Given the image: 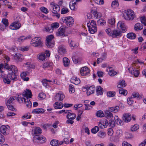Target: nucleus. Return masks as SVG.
I'll list each match as a JSON object with an SVG mask.
<instances>
[{
	"label": "nucleus",
	"mask_w": 146,
	"mask_h": 146,
	"mask_svg": "<svg viewBox=\"0 0 146 146\" xmlns=\"http://www.w3.org/2000/svg\"><path fill=\"white\" fill-rule=\"evenodd\" d=\"M13 66V68H12V70L9 73L8 76L10 79L12 80L13 81H15L18 80L17 76L16 74L18 69L15 66Z\"/></svg>",
	"instance_id": "1"
},
{
	"label": "nucleus",
	"mask_w": 146,
	"mask_h": 146,
	"mask_svg": "<svg viewBox=\"0 0 146 146\" xmlns=\"http://www.w3.org/2000/svg\"><path fill=\"white\" fill-rule=\"evenodd\" d=\"M123 17L127 20H133L135 17L133 11L129 10L123 14Z\"/></svg>",
	"instance_id": "2"
},
{
	"label": "nucleus",
	"mask_w": 146,
	"mask_h": 146,
	"mask_svg": "<svg viewBox=\"0 0 146 146\" xmlns=\"http://www.w3.org/2000/svg\"><path fill=\"white\" fill-rule=\"evenodd\" d=\"M40 37H35L33 38L31 42L32 45L35 47H41L42 46V43Z\"/></svg>",
	"instance_id": "3"
},
{
	"label": "nucleus",
	"mask_w": 146,
	"mask_h": 146,
	"mask_svg": "<svg viewBox=\"0 0 146 146\" xmlns=\"http://www.w3.org/2000/svg\"><path fill=\"white\" fill-rule=\"evenodd\" d=\"M46 140V137L43 135L35 136L33 138V141L38 143H45Z\"/></svg>",
	"instance_id": "4"
},
{
	"label": "nucleus",
	"mask_w": 146,
	"mask_h": 146,
	"mask_svg": "<svg viewBox=\"0 0 146 146\" xmlns=\"http://www.w3.org/2000/svg\"><path fill=\"white\" fill-rule=\"evenodd\" d=\"M63 22L66 23L69 27L72 26L74 23L73 18L71 17H64Z\"/></svg>",
	"instance_id": "5"
},
{
	"label": "nucleus",
	"mask_w": 146,
	"mask_h": 146,
	"mask_svg": "<svg viewBox=\"0 0 146 146\" xmlns=\"http://www.w3.org/2000/svg\"><path fill=\"white\" fill-rule=\"evenodd\" d=\"M50 5L52 7V10L50 9V11L54 14H57L60 10V7L59 6L53 2H51Z\"/></svg>",
	"instance_id": "6"
},
{
	"label": "nucleus",
	"mask_w": 146,
	"mask_h": 146,
	"mask_svg": "<svg viewBox=\"0 0 146 146\" xmlns=\"http://www.w3.org/2000/svg\"><path fill=\"white\" fill-rule=\"evenodd\" d=\"M66 28V27L65 26H63L60 27L56 33V35L58 36H65V33Z\"/></svg>",
	"instance_id": "7"
},
{
	"label": "nucleus",
	"mask_w": 146,
	"mask_h": 146,
	"mask_svg": "<svg viewBox=\"0 0 146 146\" xmlns=\"http://www.w3.org/2000/svg\"><path fill=\"white\" fill-rule=\"evenodd\" d=\"M50 55V52L49 51L46 50L45 51V52L42 53L39 55L38 58L39 60L43 61L45 59L46 56L49 57Z\"/></svg>",
	"instance_id": "8"
},
{
	"label": "nucleus",
	"mask_w": 146,
	"mask_h": 146,
	"mask_svg": "<svg viewBox=\"0 0 146 146\" xmlns=\"http://www.w3.org/2000/svg\"><path fill=\"white\" fill-rule=\"evenodd\" d=\"M21 27V24L18 22H15L12 23L9 26L10 29L15 30L19 29Z\"/></svg>",
	"instance_id": "9"
},
{
	"label": "nucleus",
	"mask_w": 146,
	"mask_h": 146,
	"mask_svg": "<svg viewBox=\"0 0 146 146\" xmlns=\"http://www.w3.org/2000/svg\"><path fill=\"white\" fill-rule=\"evenodd\" d=\"M117 27L119 29H121L122 31L124 33L126 31V29L124 23L122 21H119L117 24Z\"/></svg>",
	"instance_id": "10"
},
{
	"label": "nucleus",
	"mask_w": 146,
	"mask_h": 146,
	"mask_svg": "<svg viewBox=\"0 0 146 146\" xmlns=\"http://www.w3.org/2000/svg\"><path fill=\"white\" fill-rule=\"evenodd\" d=\"M58 53L61 55L66 54V52L65 46L63 45H60L58 47Z\"/></svg>",
	"instance_id": "11"
},
{
	"label": "nucleus",
	"mask_w": 146,
	"mask_h": 146,
	"mask_svg": "<svg viewBox=\"0 0 146 146\" xmlns=\"http://www.w3.org/2000/svg\"><path fill=\"white\" fill-rule=\"evenodd\" d=\"M32 96V93L31 90L29 89H27L26 91L24 92L22 94V96L26 99L31 98Z\"/></svg>",
	"instance_id": "12"
},
{
	"label": "nucleus",
	"mask_w": 146,
	"mask_h": 146,
	"mask_svg": "<svg viewBox=\"0 0 146 146\" xmlns=\"http://www.w3.org/2000/svg\"><path fill=\"white\" fill-rule=\"evenodd\" d=\"M64 97V94L62 92H60L56 94L55 99L56 100L62 101Z\"/></svg>",
	"instance_id": "13"
},
{
	"label": "nucleus",
	"mask_w": 146,
	"mask_h": 146,
	"mask_svg": "<svg viewBox=\"0 0 146 146\" xmlns=\"http://www.w3.org/2000/svg\"><path fill=\"white\" fill-rule=\"evenodd\" d=\"M130 115V114L129 113L124 114L122 117L123 120L126 122H129L131 119Z\"/></svg>",
	"instance_id": "14"
},
{
	"label": "nucleus",
	"mask_w": 146,
	"mask_h": 146,
	"mask_svg": "<svg viewBox=\"0 0 146 146\" xmlns=\"http://www.w3.org/2000/svg\"><path fill=\"white\" fill-rule=\"evenodd\" d=\"M121 36V32L119 31L113 30L112 31L111 36L113 38L119 37Z\"/></svg>",
	"instance_id": "15"
},
{
	"label": "nucleus",
	"mask_w": 146,
	"mask_h": 146,
	"mask_svg": "<svg viewBox=\"0 0 146 146\" xmlns=\"http://www.w3.org/2000/svg\"><path fill=\"white\" fill-rule=\"evenodd\" d=\"M87 88L86 93L88 96H89L94 93L95 90L94 86H92L89 88L87 87Z\"/></svg>",
	"instance_id": "16"
},
{
	"label": "nucleus",
	"mask_w": 146,
	"mask_h": 146,
	"mask_svg": "<svg viewBox=\"0 0 146 146\" xmlns=\"http://www.w3.org/2000/svg\"><path fill=\"white\" fill-rule=\"evenodd\" d=\"M42 133V131L40 128L39 127H37L34 129L33 131V134L34 137L38 136V135L41 134Z\"/></svg>",
	"instance_id": "17"
},
{
	"label": "nucleus",
	"mask_w": 146,
	"mask_h": 146,
	"mask_svg": "<svg viewBox=\"0 0 146 146\" xmlns=\"http://www.w3.org/2000/svg\"><path fill=\"white\" fill-rule=\"evenodd\" d=\"M105 116L107 118H112L113 117L112 113L109 111V110H106L104 111Z\"/></svg>",
	"instance_id": "18"
},
{
	"label": "nucleus",
	"mask_w": 146,
	"mask_h": 146,
	"mask_svg": "<svg viewBox=\"0 0 146 146\" xmlns=\"http://www.w3.org/2000/svg\"><path fill=\"white\" fill-rule=\"evenodd\" d=\"M7 128L5 125H2L0 127V132L4 135H7L8 133L7 132Z\"/></svg>",
	"instance_id": "19"
},
{
	"label": "nucleus",
	"mask_w": 146,
	"mask_h": 146,
	"mask_svg": "<svg viewBox=\"0 0 146 146\" xmlns=\"http://www.w3.org/2000/svg\"><path fill=\"white\" fill-rule=\"evenodd\" d=\"M23 55L20 54H16L14 56V59L17 61L21 62L22 60Z\"/></svg>",
	"instance_id": "20"
},
{
	"label": "nucleus",
	"mask_w": 146,
	"mask_h": 146,
	"mask_svg": "<svg viewBox=\"0 0 146 146\" xmlns=\"http://www.w3.org/2000/svg\"><path fill=\"white\" fill-rule=\"evenodd\" d=\"M44 112V110L42 108H38L34 109L32 111V113L36 114L43 113Z\"/></svg>",
	"instance_id": "21"
},
{
	"label": "nucleus",
	"mask_w": 146,
	"mask_h": 146,
	"mask_svg": "<svg viewBox=\"0 0 146 146\" xmlns=\"http://www.w3.org/2000/svg\"><path fill=\"white\" fill-rule=\"evenodd\" d=\"M126 85L127 84L125 82V80H122L119 81L118 84L117 85V87L119 88L124 87L126 86Z\"/></svg>",
	"instance_id": "22"
},
{
	"label": "nucleus",
	"mask_w": 146,
	"mask_h": 146,
	"mask_svg": "<svg viewBox=\"0 0 146 146\" xmlns=\"http://www.w3.org/2000/svg\"><path fill=\"white\" fill-rule=\"evenodd\" d=\"M114 120L116 123L119 125H122L123 124V122L117 115H115L114 117Z\"/></svg>",
	"instance_id": "23"
},
{
	"label": "nucleus",
	"mask_w": 146,
	"mask_h": 146,
	"mask_svg": "<svg viewBox=\"0 0 146 146\" xmlns=\"http://www.w3.org/2000/svg\"><path fill=\"white\" fill-rule=\"evenodd\" d=\"M119 109V107L118 106H116L114 107H109L108 108V109L111 112L113 113H116Z\"/></svg>",
	"instance_id": "24"
},
{
	"label": "nucleus",
	"mask_w": 146,
	"mask_h": 146,
	"mask_svg": "<svg viewBox=\"0 0 146 146\" xmlns=\"http://www.w3.org/2000/svg\"><path fill=\"white\" fill-rule=\"evenodd\" d=\"M96 92L98 95L102 94L103 93V89L100 86H97L96 87Z\"/></svg>",
	"instance_id": "25"
},
{
	"label": "nucleus",
	"mask_w": 146,
	"mask_h": 146,
	"mask_svg": "<svg viewBox=\"0 0 146 146\" xmlns=\"http://www.w3.org/2000/svg\"><path fill=\"white\" fill-rule=\"evenodd\" d=\"M4 66L3 68L10 71H11L12 70V68H13V66H15L13 65H11L10 66L7 62L5 63L4 64Z\"/></svg>",
	"instance_id": "26"
},
{
	"label": "nucleus",
	"mask_w": 146,
	"mask_h": 146,
	"mask_svg": "<svg viewBox=\"0 0 146 146\" xmlns=\"http://www.w3.org/2000/svg\"><path fill=\"white\" fill-rule=\"evenodd\" d=\"M127 37L130 39H134L136 37V35L133 33H128L127 35Z\"/></svg>",
	"instance_id": "27"
},
{
	"label": "nucleus",
	"mask_w": 146,
	"mask_h": 146,
	"mask_svg": "<svg viewBox=\"0 0 146 146\" xmlns=\"http://www.w3.org/2000/svg\"><path fill=\"white\" fill-rule=\"evenodd\" d=\"M24 103L26 104L27 107L30 108L32 106V103L28 98L24 99Z\"/></svg>",
	"instance_id": "28"
},
{
	"label": "nucleus",
	"mask_w": 146,
	"mask_h": 146,
	"mask_svg": "<svg viewBox=\"0 0 146 146\" xmlns=\"http://www.w3.org/2000/svg\"><path fill=\"white\" fill-rule=\"evenodd\" d=\"M53 63L50 62H47L44 63L43 65V68H51L52 65Z\"/></svg>",
	"instance_id": "29"
},
{
	"label": "nucleus",
	"mask_w": 146,
	"mask_h": 146,
	"mask_svg": "<svg viewBox=\"0 0 146 146\" xmlns=\"http://www.w3.org/2000/svg\"><path fill=\"white\" fill-rule=\"evenodd\" d=\"M143 29V26L142 25L139 23H137L134 26V29L137 31V30H141Z\"/></svg>",
	"instance_id": "30"
},
{
	"label": "nucleus",
	"mask_w": 146,
	"mask_h": 146,
	"mask_svg": "<svg viewBox=\"0 0 146 146\" xmlns=\"http://www.w3.org/2000/svg\"><path fill=\"white\" fill-rule=\"evenodd\" d=\"M69 45L72 48L77 47L78 45V43H75L74 41L71 40H69Z\"/></svg>",
	"instance_id": "31"
},
{
	"label": "nucleus",
	"mask_w": 146,
	"mask_h": 146,
	"mask_svg": "<svg viewBox=\"0 0 146 146\" xmlns=\"http://www.w3.org/2000/svg\"><path fill=\"white\" fill-rule=\"evenodd\" d=\"M71 81L73 82L72 83L76 85L80 83V80L79 78L77 77H74L71 79Z\"/></svg>",
	"instance_id": "32"
},
{
	"label": "nucleus",
	"mask_w": 146,
	"mask_h": 146,
	"mask_svg": "<svg viewBox=\"0 0 146 146\" xmlns=\"http://www.w3.org/2000/svg\"><path fill=\"white\" fill-rule=\"evenodd\" d=\"M64 65L65 67H67L69 65L70 61L66 57H64L63 58Z\"/></svg>",
	"instance_id": "33"
},
{
	"label": "nucleus",
	"mask_w": 146,
	"mask_h": 146,
	"mask_svg": "<svg viewBox=\"0 0 146 146\" xmlns=\"http://www.w3.org/2000/svg\"><path fill=\"white\" fill-rule=\"evenodd\" d=\"M76 117V115L75 113H72L68 114L66 115V117L68 119H70L71 120L74 119Z\"/></svg>",
	"instance_id": "34"
},
{
	"label": "nucleus",
	"mask_w": 146,
	"mask_h": 146,
	"mask_svg": "<svg viewBox=\"0 0 146 146\" xmlns=\"http://www.w3.org/2000/svg\"><path fill=\"white\" fill-rule=\"evenodd\" d=\"M59 27V23L57 22H55L51 24V29L52 30H53L55 29L58 28Z\"/></svg>",
	"instance_id": "35"
},
{
	"label": "nucleus",
	"mask_w": 146,
	"mask_h": 146,
	"mask_svg": "<svg viewBox=\"0 0 146 146\" xmlns=\"http://www.w3.org/2000/svg\"><path fill=\"white\" fill-rule=\"evenodd\" d=\"M89 31L90 33L94 34L97 31V28L96 27H89Z\"/></svg>",
	"instance_id": "36"
},
{
	"label": "nucleus",
	"mask_w": 146,
	"mask_h": 146,
	"mask_svg": "<svg viewBox=\"0 0 146 146\" xmlns=\"http://www.w3.org/2000/svg\"><path fill=\"white\" fill-rule=\"evenodd\" d=\"M119 94L123 95L124 96L126 95L127 93V91L123 88L119 89Z\"/></svg>",
	"instance_id": "37"
},
{
	"label": "nucleus",
	"mask_w": 146,
	"mask_h": 146,
	"mask_svg": "<svg viewBox=\"0 0 146 146\" xmlns=\"http://www.w3.org/2000/svg\"><path fill=\"white\" fill-rule=\"evenodd\" d=\"M139 125L137 124H135L131 127V129L132 131H135L139 129Z\"/></svg>",
	"instance_id": "38"
},
{
	"label": "nucleus",
	"mask_w": 146,
	"mask_h": 146,
	"mask_svg": "<svg viewBox=\"0 0 146 146\" xmlns=\"http://www.w3.org/2000/svg\"><path fill=\"white\" fill-rule=\"evenodd\" d=\"M140 19L141 22L142 24H143L144 26H146V19L144 16L140 17Z\"/></svg>",
	"instance_id": "39"
},
{
	"label": "nucleus",
	"mask_w": 146,
	"mask_h": 146,
	"mask_svg": "<svg viewBox=\"0 0 146 146\" xmlns=\"http://www.w3.org/2000/svg\"><path fill=\"white\" fill-rule=\"evenodd\" d=\"M96 116L98 117H103L104 116V115L103 111L101 110L98 111L97 112Z\"/></svg>",
	"instance_id": "40"
},
{
	"label": "nucleus",
	"mask_w": 146,
	"mask_h": 146,
	"mask_svg": "<svg viewBox=\"0 0 146 146\" xmlns=\"http://www.w3.org/2000/svg\"><path fill=\"white\" fill-rule=\"evenodd\" d=\"M93 14L94 17L97 19L100 18L102 16L101 13L97 12V11H94L93 12Z\"/></svg>",
	"instance_id": "41"
},
{
	"label": "nucleus",
	"mask_w": 146,
	"mask_h": 146,
	"mask_svg": "<svg viewBox=\"0 0 146 146\" xmlns=\"http://www.w3.org/2000/svg\"><path fill=\"white\" fill-rule=\"evenodd\" d=\"M50 143L52 146H58V140L56 139H53L51 141Z\"/></svg>",
	"instance_id": "42"
},
{
	"label": "nucleus",
	"mask_w": 146,
	"mask_h": 146,
	"mask_svg": "<svg viewBox=\"0 0 146 146\" xmlns=\"http://www.w3.org/2000/svg\"><path fill=\"white\" fill-rule=\"evenodd\" d=\"M115 121L111 119L109 121V125L111 127L113 128L114 127L115 125Z\"/></svg>",
	"instance_id": "43"
},
{
	"label": "nucleus",
	"mask_w": 146,
	"mask_h": 146,
	"mask_svg": "<svg viewBox=\"0 0 146 146\" xmlns=\"http://www.w3.org/2000/svg\"><path fill=\"white\" fill-rule=\"evenodd\" d=\"M10 78L8 77V75L6 77L4 78L3 79V81L5 84H9L10 83L11 81Z\"/></svg>",
	"instance_id": "44"
},
{
	"label": "nucleus",
	"mask_w": 146,
	"mask_h": 146,
	"mask_svg": "<svg viewBox=\"0 0 146 146\" xmlns=\"http://www.w3.org/2000/svg\"><path fill=\"white\" fill-rule=\"evenodd\" d=\"M27 37H26L24 36H22L18 38L17 40L19 42H23L25 40L27 39Z\"/></svg>",
	"instance_id": "45"
},
{
	"label": "nucleus",
	"mask_w": 146,
	"mask_h": 146,
	"mask_svg": "<svg viewBox=\"0 0 146 146\" xmlns=\"http://www.w3.org/2000/svg\"><path fill=\"white\" fill-rule=\"evenodd\" d=\"M54 38V36L52 35H51L48 36L46 37V42H53L52 40V39H53Z\"/></svg>",
	"instance_id": "46"
},
{
	"label": "nucleus",
	"mask_w": 146,
	"mask_h": 146,
	"mask_svg": "<svg viewBox=\"0 0 146 146\" xmlns=\"http://www.w3.org/2000/svg\"><path fill=\"white\" fill-rule=\"evenodd\" d=\"M2 22L5 25V28L9 25L8 20L6 19H3L2 20Z\"/></svg>",
	"instance_id": "47"
},
{
	"label": "nucleus",
	"mask_w": 146,
	"mask_h": 146,
	"mask_svg": "<svg viewBox=\"0 0 146 146\" xmlns=\"http://www.w3.org/2000/svg\"><path fill=\"white\" fill-rule=\"evenodd\" d=\"M99 130V128L97 126H96L91 130V132L93 133H96Z\"/></svg>",
	"instance_id": "48"
},
{
	"label": "nucleus",
	"mask_w": 146,
	"mask_h": 146,
	"mask_svg": "<svg viewBox=\"0 0 146 146\" xmlns=\"http://www.w3.org/2000/svg\"><path fill=\"white\" fill-rule=\"evenodd\" d=\"M108 22L110 25H113L115 22V19L113 18L109 19L108 20Z\"/></svg>",
	"instance_id": "49"
},
{
	"label": "nucleus",
	"mask_w": 146,
	"mask_h": 146,
	"mask_svg": "<svg viewBox=\"0 0 146 146\" xmlns=\"http://www.w3.org/2000/svg\"><path fill=\"white\" fill-rule=\"evenodd\" d=\"M68 12V9L67 8L64 7L61 9V14H64L67 13Z\"/></svg>",
	"instance_id": "50"
},
{
	"label": "nucleus",
	"mask_w": 146,
	"mask_h": 146,
	"mask_svg": "<svg viewBox=\"0 0 146 146\" xmlns=\"http://www.w3.org/2000/svg\"><path fill=\"white\" fill-rule=\"evenodd\" d=\"M133 98L132 96L129 97L127 98V102L129 104L131 105L133 104L134 101Z\"/></svg>",
	"instance_id": "51"
},
{
	"label": "nucleus",
	"mask_w": 146,
	"mask_h": 146,
	"mask_svg": "<svg viewBox=\"0 0 146 146\" xmlns=\"http://www.w3.org/2000/svg\"><path fill=\"white\" fill-rule=\"evenodd\" d=\"M107 96L109 97H113L115 95V92H114L109 91L107 92Z\"/></svg>",
	"instance_id": "52"
},
{
	"label": "nucleus",
	"mask_w": 146,
	"mask_h": 146,
	"mask_svg": "<svg viewBox=\"0 0 146 146\" xmlns=\"http://www.w3.org/2000/svg\"><path fill=\"white\" fill-rule=\"evenodd\" d=\"M80 72L82 76H86L89 75L90 74V70H88L87 71H80Z\"/></svg>",
	"instance_id": "53"
},
{
	"label": "nucleus",
	"mask_w": 146,
	"mask_h": 146,
	"mask_svg": "<svg viewBox=\"0 0 146 146\" xmlns=\"http://www.w3.org/2000/svg\"><path fill=\"white\" fill-rule=\"evenodd\" d=\"M98 135L101 138H104L106 136V134L104 132L100 131L98 133Z\"/></svg>",
	"instance_id": "54"
},
{
	"label": "nucleus",
	"mask_w": 146,
	"mask_h": 146,
	"mask_svg": "<svg viewBox=\"0 0 146 146\" xmlns=\"http://www.w3.org/2000/svg\"><path fill=\"white\" fill-rule=\"evenodd\" d=\"M117 74V72L114 70H110L109 72V74L111 76H114Z\"/></svg>",
	"instance_id": "55"
},
{
	"label": "nucleus",
	"mask_w": 146,
	"mask_h": 146,
	"mask_svg": "<svg viewBox=\"0 0 146 146\" xmlns=\"http://www.w3.org/2000/svg\"><path fill=\"white\" fill-rule=\"evenodd\" d=\"M118 5L117 1L116 0H115L112 1L111 4V6L112 7L115 8V7H117Z\"/></svg>",
	"instance_id": "56"
},
{
	"label": "nucleus",
	"mask_w": 146,
	"mask_h": 146,
	"mask_svg": "<svg viewBox=\"0 0 146 146\" xmlns=\"http://www.w3.org/2000/svg\"><path fill=\"white\" fill-rule=\"evenodd\" d=\"M54 45V43L53 42H46V45L48 48H51Z\"/></svg>",
	"instance_id": "57"
},
{
	"label": "nucleus",
	"mask_w": 146,
	"mask_h": 146,
	"mask_svg": "<svg viewBox=\"0 0 146 146\" xmlns=\"http://www.w3.org/2000/svg\"><path fill=\"white\" fill-rule=\"evenodd\" d=\"M7 105L9 110H12L13 111H15V109L14 108L13 106L11 105V104H7Z\"/></svg>",
	"instance_id": "58"
},
{
	"label": "nucleus",
	"mask_w": 146,
	"mask_h": 146,
	"mask_svg": "<svg viewBox=\"0 0 146 146\" xmlns=\"http://www.w3.org/2000/svg\"><path fill=\"white\" fill-rule=\"evenodd\" d=\"M4 141L5 138L4 136L0 133V144H2Z\"/></svg>",
	"instance_id": "59"
},
{
	"label": "nucleus",
	"mask_w": 146,
	"mask_h": 146,
	"mask_svg": "<svg viewBox=\"0 0 146 146\" xmlns=\"http://www.w3.org/2000/svg\"><path fill=\"white\" fill-rule=\"evenodd\" d=\"M69 87H70L69 90V92H71V93H74L75 92V89L74 86L71 84H70L69 85Z\"/></svg>",
	"instance_id": "60"
},
{
	"label": "nucleus",
	"mask_w": 146,
	"mask_h": 146,
	"mask_svg": "<svg viewBox=\"0 0 146 146\" xmlns=\"http://www.w3.org/2000/svg\"><path fill=\"white\" fill-rule=\"evenodd\" d=\"M41 11L47 14L48 12V10L44 7H42L40 8Z\"/></svg>",
	"instance_id": "61"
},
{
	"label": "nucleus",
	"mask_w": 146,
	"mask_h": 146,
	"mask_svg": "<svg viewBox=\"0 0 146 146\" xmlns=\"http://www.w3.org/2000/svg\"><path fill=\"white\" fill-rule=\"evenodd\" d=\"M97 23H99L100 25H103L106 23V21L102 19H100L97 21Z\"/></svg>",
	"instance_id": "62"
},
{
	"label": "nucleus",
	"mask_w": 146,
	"mask_h": 146,
	"mask_svg": "<svg viewBox=\"0 0 146 146\" xmlns=\"http://www.w3.org/2000/svg\"><path fill=\"white\" fill-rule=\"evenodd\" d=\"M131 96L133 98H139V94L137 92H134L133 93Z\"/></svg>",
	"instance_id": "63"
},
{
	"label": "nucleus",
	"mask_w": 146,
	"mask_h": 146,
	"mask_svg": "<svg viewBox=\"0 0 146 146\" xmlns=\"http://www.w3.org/2000/svg\"><path fill=\"white\" fill-rule=\"evenodd\" d=\"M85 106V110H89L91 109L92 108V107L89 104H84Z\"/></svg>",
	"instance_id": "64"
}]
</instances>
